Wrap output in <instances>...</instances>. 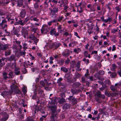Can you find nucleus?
Returning a JSON list of instances; mask_svg holds the SVG:
<instances>
[{
    "mask_svg": "<svg viewBox=\"0 0 121 121\" xmlns=\"http://www.w3.org/2000/svg\"><path fill=\"white\" fill-rule=\"evenodd\" d=\"M57 98H53L52 99V103L53 104H55L56 102V99Z\"/></svg>",
    "mask_w": 121,
    "mask_h": 121,
    "instance_id": "obj_48",
    "label": "nucleus"
},
{
    "mask_svg": "<svg viewBox=\"0 0 121 121\" xmlns=\"http://www.w3.org/2000/svg\"><path fill=\"white\" fill-rule=\"evenodd\" d=\"M30 18L31 21H34L37 22H38L39 21V20L38 19H37L36 17H34L33 16L30 17Z\"/></svg>",
    "mask_w": 121,
    "mask_h": 121,
    "instance_id": "obj_23",
    "label": "nucleus"
},
{
    "mask_svg": "<svg viewBox=\"0 0 121 121\" xmlns=\"http://www.w3.org/2000/svg\"><path fill=\"white\" fill-rule=\"evenodd\" d=\"M30 24L32 26H31V31L32 32H33L34 33H36L37 30L38 28H34V25L32 23H31Z\"/></svg>",
    "mask_w": 121,
    "mask_h": 121,
    "instance_id": "obj_11",
    "label": "nucleus"
},
{
    "mask_svg": "<svg viewBox=\"0 0 121 121\" xmlns=\"http://www.w3.org/2000/svg\"><path fill=\"white\" fill-rule=\"evenodd\" d=\"M22 92L24 93H26L27 92V91L26 88L25 87H23L22 89Z\"/></svg>",
    "mask_w": 121,
    "mask_h": 121,
    "instance_id": "obj_57",
    "label": "nucleus"
},
{
    "mask_svg": "<svg viewBox=\"0 0 121 121\" xmlns=\"http://www.w3.org/2000/svg\"><path fill=\"white\" fill-rule=\"evenodd\" d=\"M68 99L72 103L73 105L76 104L77 103L78 99L73 97V95L69 96Z\"/></svg>",
    "mask_w": 121,
    "mask_h": 121,
    "instance_id": "obj_4",
    "label": "nucleus"
},
{
    "mask_svg": "<svg viewBox=\"0 0 121 121\" xmlns=\"http://www.w3.org/2000/svg\"><path fill=\"white\" fill-rule=\"evenodd\" d=\"M35 37V36L34 34H31L29 36V38L30 39L32 40H33Z\"/></svg>",
    "mask_w": 121,
    "mask_h": 121,
    "instance_id": "obj_39",
    "label": "nucleus"
},
{
    "mask_svg": "<svg viewBox=\"0 0 121 121\" xmlns=\"http://www.w3.org/2000/svg\"><path fill=\"white\" fill-rule=\"evenodd\" d=\"M82 82L83 83H84L86 82L85 78L84 77H82L81 78Z\"/></svg>",
    "mask_w": 121,
    "mask_h": 121,
    "instance_id": "obj_58",
    "label": "nucleus"
},
{
    "mask_svg": "<svg viewBox=\"0 0 121 121\" xmlns=\"http://www.w3.org/2000/svg\"><path fill=\"white\" fill-rule=\"evenodd\" d=\"M56 31L55 28H53L51 29L50 32V34L52 35H54L55 36L57 37L59 35V33H56Z\"/></svg>",
    "mask_w": 121,
    "mask_h": 121,
    "instance_id": "obj_7",
    "label": "nucleus"
},
{
    "mask_svg": "<svg viewBox=\"0 0 121 121\" xmlns=\"http://www.w3.org/2000/svg\"><path fill=\"white\" fill-rule=\"evenodd\" d=\"M37 92L35 90L33 92V94L32 96V99H33L36 100L37 98L38 97V96L37 95Z\"/></svg>",
    "mask_w": 121,
    "mask_h": 121,
    "instance_id": "obj_13",
    "label": "nucleus"
},
{
    "mask_svg": "<svg viewBox=\"0 0 121 121\" xmlns=\"http://www.w3.org/2000/svg\"><path fill=\"white\" fill-rule=\"evenodd\" d=\"M82 76V75L79 73H77L76 74V77L77 78H80Z\"/></svg>",
    "mask_w": 121,
    "mask_h": 121,
    "instance_id": "obj_59",
    "label": "nucleus"
},
{
    "mask_svg": "<svg viewBox=\"0 0 121 121\" xmlns=\"http://www.w3.org/2000/svg\"><path fill=\"white\" fill-rule=\"evenodd\" d=\"M60 96L63 98L65 97V94L64 92H62L60 94Z\"/></svg>",
    "mask_w": 121,
    "mask_h": 121,
    "instance_id": "obj_51",
    "label": "nucleus"
},
{
    "mask_svg": "<svg viewBox=\"0 0 121 121\" xmlns=\"http://www.w3.org/2000/svg\"><path fill=\"white\" fill-rule=\"evenodd\" d=\"M112 19V18L109 17L106 19H105L104 22L105 23H107L108 22H110Z\"/></svg>",
    "mask_w": 121,
    "mask_h": 121,
    "instance_id": "obj_40",
    "label": "nucleus"
},
{
    "mask_svg": "<svg viewBox=\"0 0 121 121\" xmlns=\"http://www.w3.org/2000/svg\"><path fill=\"white\" fill-rule=\"evenodd\" d=\"M14 73L16 75H18L20 73V68H19L16 67L14 68Z\"/></svg>",
    "mask_w": 121,
    "mask_h": 121,
    "instance_id": "obj_14",
    "label": "nucleus"
},
{
    "mask_svg": "<svg viewBox=\"0 0 121 121\" xmlns=\"http://www.w3.org/2000/svg\"><path fill=\"white\" fill-rule=\"evenodd\" d=\"M5 56H7L10 55L11 54V52L10 50H9L5 51Z\"/></svg>",
    "mask_w": 121,
    "mask_h": 121,
    "instance_id": "obj_28",
    "label": "nucleus"
},
{
    "mask_svg": "<svg viewBox=\"0 0 121 121\" xmlns=\"http://www.w3.org/2000/svg\"><path fill=\"white\" fill-rule=\"evenodd\" d=\"M117 76V74L115 72H113L110 75V77L112 78H114Z\"/></svg>",
    "mask_w": 121,
    "mask_h": 121,
    "instance_id": "obj_26",
    "label": "nucleus"
},
{
    "mask_svg": "<svg viewBox=\"0 0 121 121\" xmlns=\"http://www.w3.org/2000/svg\"><path fill=\"white\" fill-rule=\"evenodd\" d=\"M62 2L63 4H64V5H63V7L64 8V10H66L68 8V7L67 5L65 4V3L63 1Z\"/></svg>",
    "mask_w": 121,
    "mask_h": 121,
    "instance_id": "obj_49",
    "label": "nucleus"
},
{
    "mask_svg": "<svg viewBox=\"0 0 121 121\" xmlns=\"http://www.w3.org/2000/svg\"><path fill=\"white\" fill-rule=\"evenodd\" d=\"M23 0H17V6L21 7L23 4Z\"/></svg>",
    "mask_w": 121,
    "mask_h": 121,
    "instance_id": "obj_21",
    "label": "nucleus"
},
{
    "mask_svg": "<svg viewBox=\"0 0 121 121\" xmlns=\"http://www.w3.org/2000/svg\"><path fill=\"white\" fill-rule=\"evenodd\" d=\"M5 0L4 1L3 0V3L2 4L4 6H6V5L8 4L10 2V0H6V2H5Z\"/></svg>",
    "mask_w": 121,
    "mask_h": 121,
    "instance_id": "obj_34",
    "label": "nucleus"
},
{
    "mask_svg": "<svg viewBox=\"0 0 121 121\" xmlns=\"http://www.w3.org/2000/svg\"><path fill=\"white\" fill-rule=\"evenodd\" d=\"M40 83L41 85L43 86H45V84L44 82L43 81H41L40 82Z\"/></svg>",
    "mask_w": 121,
    "mask_h": 121,
    "instance_id": "obj_63",
    "label": "nucleus"
},
{
    "mask_svg": "<svg viewBox=\"0 0 121 121\" xmlns=\"http://www.w3.org/2000/svg\"><path fill=\"white\" fill-rule=\"evenodd\" d=\"M81 85L80 83L78 82H75L73 84V86L75 88L79 87Z\"/></svg>",
    "mask_w": 121,
    "mask_h": 121,
    "instance_id": "obj_15",
    "label": "nucleus"
},
{
    "mask_svg": "<svg viewBox=\"0 0 121 121\" xmlns=\"http://www.w3.org/2000/svg\"><path fill=\"white\" fill-rule=\"evenodd\" d=\"M8 75L9 76V78H13L14 76L13 72L12 71H10L9 72Z\"/></svg>",
    "mask_w": 121,
    "mask_h": 121,
    "instance_id": "obj_27",
    "label": "nucleus"
},
{
    "mask_svg": "<svg viewBox=\"0 0 121 121\" xmlns=\"http://www.w3.org/2000/svg\"><path fill=\"white\" fill-rule=\"evenodd\" d=\"M57 83L59 86H63V88H65L66 87V86L64 84L62 83L61 82H57Z\"/></svg>",
    "mask_w": 121,
    "mask_h": 121,
    "instance_id": "obj_31",
    "label": "nucleus"
},
{
    "mask_svg": "<svg viewBox=\"0 0 121 121\" xmlns=\"http://www.w3.org/2000/svg\"><path fill=\"white\" fill-rule=\"evenodd\" d=\"M46 117L47 116L45 115L42 116V117L40 118L39 120L40 121H43V120L45 119Z\"/></svg>",
    "mask_w": 121,
    "mask_h": 121,
    "instance_id": "obj_42",
    "label": "nucleus"
},
{
    "mask_svg": "<svg viewBox=\"0 0 121 121\" xmlns=\"http://www.w3.org/2000/svg\"><path fill=\"white\" fill-rule=\"evenodd\" d=\"M96 96L99 98H101L102 95L101 94L100 91H97L96 92Z\"/></svg>",
    "mask_w": 121,
    "mask_h": 121,
    "instance_id": "obj_29",
    "label": "nucleus"
},
{
    "mask_svg": "<svg viewBox=\"0 0 121 121\" xmlns=\"http://www.w3.org/2000/svg\"><path fill=\"white\" fill-rule=\"evenodd\" d=\"M95 101L96 102H98V103H100L102 101L100 100H99V99H98L97 98H95Z\"/></svg>",
    "mask_w": 121,
    "mask_h": 121,
    "instance_id": "obj_56",
    "label": "nucleus"
},
{
    "mask_svg": "<svg viewBox=\"0 0 121 121\" xmlns=\"http://www.w3.org/2000/svg\"><path fill=\"white\" fill-rule=\"evenodd\" d=\"M34 8L36 9H37L39 8V4L37 2L35 3L34 4Z\"/></svg>",
    "mask_w": 121,
    "mask_h": 121,
    "instance_id": "obj_46",
    "label": "nucleus"
},
{
    "mask_svg": "<svg viewBox=\"0 0 121 121\" xmlns=\"http://www.w3.org/2000/svg\"><path fill=\"white\" fill-rule=\"evenodd\" d=\"M100 75L98 72V73H96L95 74V78H98V77H99L100 76Z\"/></svg>",
    "mask_w": 121,
    "mask_h": 121,
    "instance_id": "obj_55",
    "label": "nucleus"
},
{
    "mask_svg": "<svg viewBox=\"0 0 121 121\" xmlns=\"http://www.w3.org/2000/svg\"><path fill=\"white\" fill-rule=\"evenodd\" d=\"M99 80H101V81H103L104 80V78L101 76H100L98 78H97Z\"/></svg>",
    "mask_w": 121,
    "mask_h": 121,
    "instance_id": "obj_60",
    "label": "nucleus"
},
{
    "mask_svg": "<svg viewBox=\"0 0 121 121\" xmlns=\"http://www.w3.org/2000/svg\"><path fill=\"white\" fill-rule=\"evenodd\" d=\"M51 9L56 13H57L58 11V8L57 7H54L52 9Z\"/></svg>",
    "mask_w": 121,
    "mask_h": 121,
    "instance_id": "obj_33",
    "label": "nucleus"
},
{
    "mask_svg": "<svg viewBox=\"0 0 121 121\" xmlns=\"http://www.w3.org/2000/svg\"><path fill=\"white\" fill-rule=\"evenodd\" d=\"M88 53L87 51H84V56L86 57H87V55Z\"/></svg>",
    "mask_w": 121,
    "mask_h": 121,
    "instance_id": "obj_61",
    "label": "nucleus"
},
{
    "mask_svg": "<svg viewBox=\"0 0 121 121\" xmlns=\"http://www.w3.org/2000/svg\"><path fill=\"white\" fill-rule=\"evenodd\" d=\"M117 30L116 29H113L112 30L111 32V33H114L116 32L117 31Z\"/></svg>",
    "mask_w": 121,
    "mask_h": 121,
    "instance_id": "obj_62",
    "label": "nucleus"
},
{
    "mask_svg": "<svg viewBox=\"0 0 121 121\" xmlns=\"http://www.w3.org/2000/svg\"><path fill=\"white\" fill-rule=\"evenodd\" d=\"M60 69L61 71L65 73H67L68 71V69L64 67H61Z\"/></svg>",
    "mask_w": 121,
    "mask_h": 121,
    "instance_id": "obj_24",
    "label": "nucleus"
},
{
    "mask_svg": "<svg viewBox=\"0 0 121 121\" xmlns=\"http://www.w3.org/2000/svg\"><path fill=\"white\" fill-rule=\"evenodd\" d=\"M75 44V42L74 41H73L70 43L69 45V47H73L74 46Z\"/></svg>",
    "mask_w": 121,
    "mask_h": 121,
    "instance_id": "obj_41",
    "label": "nucleus"
},
{
    "mask_svg": "<svg viewBox=\"0 0 121 121\" xmlns=\"http://www.w3.org/2000/svg\"><path fill=\"white\" fill-rule=\"evenodd\" d=\"M23 65L25 67H28L29 65L28 64H27L26 61L24 62V63L23 64Z\"/></svg>",
    "mask_w": 121,
    "mask_h": 121,
    "instance_id": "obj_54",
    "label": "nucleus"
},
{
    "mask_svg": "<svg viewBox=\"0 0 121 121\" xmlns=\"http://www.w3.org/2000/svg\"><path fill=\"white\" fill-rule=\"evenodd\" d=\"M8 60L9 61L14 60L15 61L16 60V58L14 55H11L9 58Z\"/></svg>",
    "mask_w": 121,
    "mask_h": 121,
    "instance_id": "obj_18",
    "label": "nucleus"
},
{
    "mask_svg": "<svg viewBox=\"0 0 121 121\" xmlns=\"http://www.w3.org/2000/svg\"><path fill=\"white\" fill-rule=\"evenodd\" d=\"M23 24H24L23 23L22 21V20L20 19L17 22H15L14 24L15 25L19 24L21 26H23Z\"/></svg>",
    "mask_w": 121,
    "mask_h": 121,
    "instance_id": "obj_20",
    "label": "nucleus"
},
{
    "mask_svg": "<svg viewBox=\"0 0 121 121\" xmlns=\"http://www.w3.org/2000/svg\"><path fill=\"white\" fill-rule=\"evenodd\" d=\"M21 32L22 34V35L25 38H26V35H28V30H27L26 29L22 27Z\"/></svg>",
    "mask_w": 121,
    "mask_h": 121,
    "instance_id": "obj_6",
    "label": "nucleus"
},
{
    "mask_svg": "<svg viewBox=\"0 0 121 121\" xmlns=\"http://www.w3.org/2000/svg\"><path fill=\"white\" fill-rule=\"evenodd\" d=\"M12 91H3L1 94V95L4 97L8 95H11L12 94Z\"/></svg>",
    "mask_w": 121,
    "mask_h": 121,
    "instance_id": "obj_8",
    "label": "nucleus"
},
{
    "mask_svg": "<svg viewBox=\"0 0 121 121\" xmlns=\"http://www.w3.org/2000/svg\"><path fill=\"white\" fill-rule=\"evenodd\" d=\"M110 88L111 90L113 92L115 91L116 89V87L113 85L111 86H110Z\"/></svg>",
    "mask_w": 121,
    "mask_h": 121,
    "instance_id": "obj_35",
    "label": "nucleus"
},
{
    "mask_svg": "<svg viewBox=\"0 0 121 121\" xmlns=\"http://www.w3.org/2000/svg\"><path fill=\"white\" fill-rule=\"evenodd\" d=\"M86 73L85 75V76L86 77L87 76L89 75V70L88 69H86Z\"/></svg>",
    "mask_w": 121,
    "mask_h": 121,
    "instance_id": "obj_53",
    "label": "nucleus"
},
{
    "mask_svg": "<svg viewBox=\"0 0 121 121\" xmlns=\"http://www.w3.org/2000/svg\"><path fill=\"white\" fill-rule=\"evenodd\" d=\"M22 71L24 74L26 73L27 72L26 69L25 68H23L22 69Z\"/></svg>",
    "mask_w": 121,
    "mask_h": 121,
    "instance_id": "obj_44",
    "label": "nucleus"
},
{
    "mask_svg": "<svg viewBox=\"0 0 121 121\" xmlns=\"http://www.w3.org/2000/svg\"><path fill=\"white\" fill-rule=\"evenodd\" d=\"M50 15L51 17H53L54 15H56V13L54 12L51 9H50Z\"/></svg>",
    "mask_w": 121,
    "mask_h": 121,
    "instance_id": "obj_30",
    "label": "nucleus"
},
{
    "mask_svg": "<svg viewBox=\"0 0 121 121\" xmlns=\"http://www.w3.org/2000/svg\"><path fill=\"white\" fill-rule=\"evenodd\" d=\"M70 105L68 103H66L64 105L63 108L64 109H67L70 108Z\"/></svg>",
    "mask_w": 121,
    "mask_h": 121,
    "instance_id": "obj_19",
    "label": "nucleus"
},
{
    "mask_svg": "<svg viewBox=\"0 0 121 121\" xmlns=\"http://www.w3.org/2000/svg\"><path fill=\"white\" fill-rule=\"evenodd\" d=\"M27 121H34L33 119L31 117H29L27 118Z\"/></svg>",
    "mask_w": 121,
    "mask_h": 121,
    "instance_id": "obj_64",
    "label": "nucleus"
},
{
    "mask_svg": "<svg viewBox=\"0 0 121 121\" xmlns=\"http://www.w3.org/2000/svg\"><path fill=\"white\" fill-rule=\"evenodd\" d=\"M26 14V12L25 9H22L20 13V17L22 18H24Z\"/></svg>",
    "mask_w": 121,
    "mask_h": 121,
    "instance_id": "obj_10",
    "label": "nucleus"
},
{
    "mask_svg": "<svg viewBox=\"0 0 121 121\" xmlns=\"http://www.w3.org/2000/svg\"><path fill=\"white\" fill-rule=\"evenodd\" d=\"M98 73L100 75H104V71L102 70H99Z\"/></svg>",
    "mask_w": 121,
    "mask_h": 121,
    "instance_id": "obj_45",
    "label": "nucleus"
},
{
    "mask_svg": "<svg viewBox=\"0 0 121 121\" xmlns=\"http://www.w3.org/2000/svg\"><path fill=\"white\" fill-rule=\"evenodd\" d=\"M63 16L59 17L58 18V19L56 20V21L59 22L61 21L63 19Z\"/></svg>",
    "mask_w": 121,
    "mask_h": 121,
    "instance_id": "obj_47",
    "label": "nucleus"
},
{
    "mask_svg": "<svg viewBox=\"0 0 121 121\" xmlns=\"http://www.w3.org/2000/svg\"><path fill=\"white\" fill-rule=\"evenodd\" d=\"M69 52V50L67 49L65 52L62 53V55L65 57L68 56L70 54Z\"/></svg>",
    "mask_w": 121,
    "mask_h": 121,
    "instance_id": "obj_9",
    "label": "nucleus"
},
{
    "mask_svg": "<svg viewBox=\"0 0 121 121\" xmlns=\"http://www.w3.org/2000/svg\"><path fill=\"white\" fill-rule=\"evenodd\" d=\"M49 108L51 112V115L50 116V121H59L57 119L59 113L60 112V109L57 110V107L55 104L49 106Z\"/></svg>",
    "mask_w": 121,
    "mask_h": 121,
    "instance_id": "obj_1",
    "label": "nucleus"
},
{
    "mask_svg": "<svg viewBox=\"0 0 121 121\" xmlns=\"http://www.w3.org/2000/svg\"><path fill=\"white\" fill-rule=\"evenodd\" d=\"M81 62L80 61H78L77 64V67L78 69L80 67Z\"/></svg>",
    "mask_w": 121,
    "mask_h": 121,
    "instance_id": "obj_50",
    "label": "nucleus"
},
{
    "mask_svg": "<svg viewBox=\"0 0 121 121\" xmlns=\"http://www.w3.org/2000/svg\"><path fill=\"white\" fill-rule=\"evenodd\" d=\"M80 91V90L72 89L71 91V93H73V95L74 94L77 95Z\"/></svg>",
    "mask_w": 121,
    "mask_h": 121,
    "instance_id": "obj_17",
    "label": "nucleus"
},
{
    "mask_svg": "<svg viewBox=\"0 0 121 121\" xmlns=\"http://www.w3.org/2000/svg\"><path fill=\"white\" fill-rule=\"evenodd\" d=\"M48 0H45V1L44 3V5L45 8H48V4L47 2Z\"/></svg>",
    "mask_w": 121,
    "mask_h": 121,
    "instance_id": "obj_43",
    "label": "nucleus"
},
{
    "mask_svg": "<svg viewBox=\"0 0 121 121\" xmlns=\"http://www.w3.org/2000/svg\"><path fill=\"white\" fill-rule=\"evenodd\" d=\"M32 40L34 41L33 43L35 44L36 45H37V43L39 41V39H37L36 37H35L34 39H33Z\"/></svg>",
    "mask_w": 121,
    "mask_h": 121,
    "instance_id": "obj_36",
    "label": "nucleus"
},
{
    "mask_svg": "<svg viewBox=\"0 0 121 121\" xmlns=\"http://www.w3.org/2000/svg\"><path fill=\"white\" fill-rule=\"evenodd\" d=\"M1 46L2 48L3 51H5L9 48V45L8 44L4 45L1 44Z\"/></svg>",
    "mask_w": 121,
    "mask_h": 121,
    "instance_id": "obj_12",
    "label": "nucleus"
},
{
    "mask_svg": "<svg viewBox=\"0 0 121 121\" xmlns=\"http://www.w3.org/2000/svg\"><path fill=\"white\" fill-rule=\"evenodd\" d=\"M42 109V106L40 105L39 106H38L37 105L35 106V111L37 112L40 111H41V110Z\"/></svg>",
    "mask_w": 121,
    "mask_h": 121,
    "instance_id": "obj_16",
    "label": "nucleus"
},
{
    "mask_svg": "<svg viewBox=\"0 0 121 121\" xmlns=\"http://www.w3.org/2000/svg\"><path fill=\"white\" fill-rule=\"evenodd\" d=\"M81 49L79 48H75L73 50V52L76 54H78L79 52H81Z\"/></svg>",
    "mask_w": 121,
    "mask_h": 121,
    "instance_id": "obj_22",
    "label": "nucleus"
},
{
    "mask_svg": "<svg viewBox=\"0 0 121 121\" xmlns=\"http://www.w3.org/2000/svg\"><path fill=\"white\" fill-rule=\"evenodd\" d=\"M82 61L85 62L86 64L87 65L89 63V60L88 59L86 60V58H84L82 59Z\"/></svg>",
    "mask_w": 121,
    "mask_h": 121,
    "instance_id": "obj_38",
    "label": "nucleus"
},
{
    "mask_svg": "<svg viewBox=\"0 0 121 121\" xmlns=\"http://www.w3.org/2000/svg\"><path fill=\"white\" fill-rule=\"evenodd\" d=\"M65 99L63 98L60 99L58 101L60 104H63L65 102Z\"/></svg>",
    "mask_w": 121,
    "mask_h": 121,
    "instance_id": "obj_37",
    "label": "nucleus"
},
{
    "mask_svg": "<svg viewBox=\"0 0 121 121\" xmlns=\"http://www.w3.org/2000/svg\"><path fill=\"white\" fill-rule=\"evenodd\" d=\"M49 29V28L46 25H43L41 29V33L45 34H47Z\"/></svg>",
    "mask_w": 121,
    "mask_h": 121,
    "instance_id": "obj_3",
    "label": "nucleus"
},
{
    "mask_svg": "<svg viewBox=\"0 0 121 121\" xmlns=\"http://www.w3.org/2000/svg\"><path fill=\"white\" fill-rule=\"evenodd\" d=\"M65 78L67 79V80H69L71 78L69 75L68 74L65 75Z\"/></svg>",
    "mask_w": 121,
    "mask_h": 121,
    "instance_id": "obj_52",
    "label": "nucleus"
},
{
    "mask_svg": "<svg viewBox=\"0 0 121 121\" xmlns=\"http://www.w3.org/2000/svg\"><path fill=\"white\" fill-rule=\"evenodd\" d=\"M7 22V21L5 19H4L2 20L1 22L0 23V25L2 26L4 24H6Z\"/></svg>",
    "mask_w": 121,
    "mask_h": 121,
    "instance_id": "obj_32",
    "label": "nucleus"
},
{
    "mask_svg": "<svg viewBox=\"0 0 121 121\" xmlns=\"http://www.w3.org/2000/svg\"><path fill=\"white\" fill-rule=\"evenodd\" d=\"M11 87V90L10 91H12V93L13 92H14L17 94H20L21 93V92L18 89L17 86L15 85L14 83H13L12 84Z\"/></svg>",
    "mask_w": 121,
    "mask_h": 121,
    "instance_id": "obj_2",
    "label": "nucleus"
},
{
    "mask_svg": "<svg viewBox=\"0 0 121 121\" xmlns=\"http://www.w3.org/2000/svg\"><path fill=\"white\" fill-rule=\"evenodd\" d=\"M64 62V60L62 59L58 60L57 62V63L61 66H62L63 65Z\"/></svg>",
    "mask_w": 121,
    "mask_h": 121,
    "instance_id": "obj_25",
    "label": "nucleus"
},
{
    "mask_svg": "<svg viewBox=\"0 0 121 121\" xmlns=\"http://www.w3.org/2000/svg\"><path fill=\"white\" fill-rule=\"evenodd\" d=\"M61 44L60 43H57L56 42L53 43L50 46V48L51 49L54 48L55 49H56L61 46Z\"/></svg>",
    "mask_w": 121,
    "mask_h": 121,
    "instance_id": "obj_5",
    "label": "nucleus"
}]
</instances>
